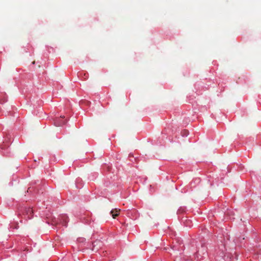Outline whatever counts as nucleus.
<instances>
[{"instance_id": "f257e3e1", "label": "nucleus", "mask_w": 261, "mask_h": 261, "mask_svg": "<svg viewBox=\"0 0 261 261\" xmlns=\"http://www.w3.org/2000/svg\"><path fill=\"white\" fill-rule=\"evenodd\" d=\"M33 213L34 212L32 208L25 207L22 210V214L19 213L18 214V216H20V215H22L21 218L27 220L33 218Z\"/></svg>"}, {"instance_id": "f03ea898", "label": "nucleus", "mask_w": 261, "mask_h": 261, "mask_svg": "<svg viewBox=\"0 0 261 261\" xmlns=\"http://www.w3.org/2000/svg\"><path fill=\"white\" fill-rule=\"evenodd\" d=\"M68 218L65 215H62L60 217L59 219L60 223L62 224L63 225L66 226L68 222Z\"/></svg>"}, {"instance_id": "7ed1b4c3", "label": "nucleus", "mask_w": 261, "mask_h": 261, "mask_svg": "<svg viewBox=\"0 0 261 261\" xmlns=\"http://www.w3.org/2000/svg\"><path fill=\"white\" fill-rule=\"evenodd\" d=\"M120 209L114 208L111 210V214L114 219L116 218L119 215Z\"/></svg>"}, {"instance_id": "20e7f679", "label": "nucleus", "mask_w": 261, "mask_h": 261, "mask_svg": "<svg viewBox=\"0 0 261 261\" xmlns=\"http://www.w3.org/2000/svg\"><path fill=\"white\" fill-rule=\"evenodd\" d=\"M61 118H58L56 120L55 123L56 125H58L59 126L65 124L66 123V121L65 120H62V119L64 118V116H61Z\"/></svg>"}, {"instance_id": "39448f33", "label": "nucleus", "mask_w": 261, "mask_h": 261, "mask_svg": "<svg viewBox=\"0 0 261 261\" xmlns=\"http://www.w3.org/2000/svg\"><path fill=\"white\" fill-rule=\"evenodd\" d=\"M101 244V242L99 240H96L95 241L93 244V250L97 251L98 249V247L97 246H98L99 247H100V245Z\"/></svg>"}, {"instance_id": "423d86ee", "label": "nucleus", "mask_w": 261, "mask_h": 261, "mask_svg": "<svg viewBox=\"0 0 261 261\" xmlns=\"http://www.w3.org/2000/svg\"><path fill=\"white\" fill-rule=\"evenodd\" d=\"M18 227V224H17V225L15 227V228H17Z\"/></svg>"}, {"instance_id": "0eeeda50", "label": "nucleus", "mask_w": 261, "mask_h": 261, "mask_svg": "<svg viewBox=\"0 0 261 261\" xmlns=\"http://www.w3.org/2000/svg\"><path fill=\"white\" fill-rule=\"evenodd\" d=\"M229 220H230V213H229Z\"/></svg>"}]
</instances>
